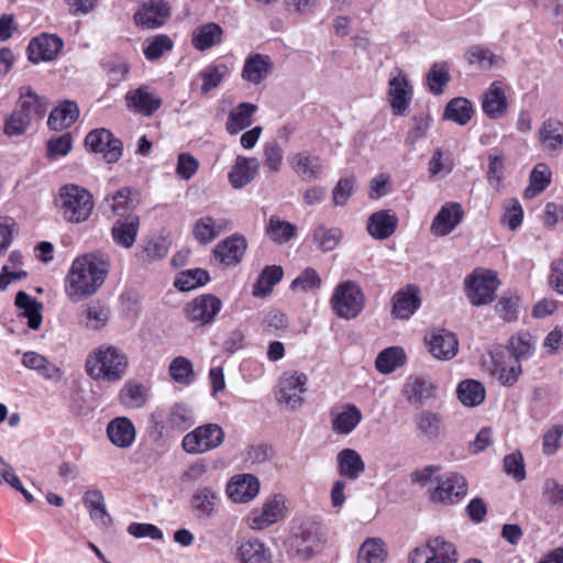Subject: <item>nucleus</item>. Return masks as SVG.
Masks as SVG:
<instances>
[{"instance_id":"aec40b11","label":"nucleus","mask_w":563,"mask_h":563,"mask_svg":"<svg viewBox=\"0 0 563 563\" xmlns=\"http://www.w3.org/2000/svg\"><path fill=\"white\" fill-rule=\"evenodd\" d=\"M260 492V481L252 474L233 476L227 484V494L234 503H247Z\"/></svg>"},{"instance_id":"9d476101","label":"nucleus","mask_w":563,"mask_h":563,"mask_svg":"<svg viewBox=\"0 0 563 563\" xmlns=\"http://www.w3.org/2000/svg\"><path fill=\"white\" fill-rule=\"evenodd\" d=\"M308 377L305 373H285L278 382V401L284 402L290 409H298L303 404V395L307 391Z\"/></svg>"},{"instance_id":"b1692460","label":"nucleus","mask_w":563,"mask_h":563,"mask_svg":"<svg viewBox=\"0 0 563 563\" xmlns=\"http://www.w3.org/2000/svg\"><path fill=\"white\" fill-rule=\"evenodd\" d=\"M247 243L244 236L233 234L220 242L213 250V256L220 264L230 266L240 263Z\"/></svg>"},{"instance_id":"2f4dec72","label":"nucleus","mask_w":563,"mask_h":563,"mask_svg":"<svg viewBox=\"0 0 563 563\" xmlns=\"http://www.w3.org/2000/svg\"><path fill=\"white\" fill-rule=\"evenodd\" d=\"M507 107L504 85L500 81H494L483 93L484 113L490 119H499L506 113Z\"/></svg>"},{"instance_id":"864d4df0","label":"nucleus","mask_w":563,"mask_h":563,"mask_svg":"<svg viewBox=\"0 0 563 563\" xmlns=\"http://www.w3.org/2000/svg\"><path fill=\"white\" fill-rule=\"evenodd\" d=\"M472 103L465 98H454L445 107L444 119L465 125L473 115Z\"/></svg>"},{"instance_id":"0e129e2a","label":"nucleus","mask_w":563,"mask_h":563,"mask_svg":"<svg viewBox=\"0 0 563 563\" xmlns=\"http://www.w3.org/2000/svg\"><path fill=\"white\" fill-rule=\"evenodd\" d=\"M427 80L432 93H441L443 91V87L450 81V74L446 64H433L428 73Z\"/></svg>"},{"instance_id":"473e14b6","label":"nucleus","mask_w":563,"mask_h":563,"mask_svg":"<svg viewBox=\"0 0 563 563\" xmlns=\"http://www.w3.org/2000/svg\"><path fill=\"white\" fill-rule=\"evenodd\" d=\"M398 225V218L390 210H379L372 213L367 221V232L376 240L391 236Z\"/></svg>"},{"instance_id":"37998d69","label":"nucleus","mask_w":563,"mask_h":563,"mask_svg":"<svg viewBox=\"0 0 563 563\" xmlns=\"http://www.w3.org/2000/svg\"><path fill=\"white\" fill-rule=\"evenodd\" d=\"M16 108L32 121L41 120L46 112L45 101L31 89L21 92Z\"/></svg>"},{"instance_id":"de8ad7c7","label":"nucleus","mask_w":563,"mask_h":563,"mask_svg":"<svg viewBox=\"0 0 563 563\" xmlns=\"http://www.w3.org/2000/svg\"><path fill=\"white\" fill-rule=\"evenodd\" d=\"M456 393L460 401L468 407H475L482 404L486 395L483 384L474 379L461 382Z\"/></svg>"},{"instance_id":"a878e982","label":"nucleus","mask_w":563,"mask_h":563,"mask_svg":"<svg viewBox=\"0 0 563 563\" xmlns=\"http://www.w3.org/2000/svg\"><path fill=\"white\" fill-rule=\"evenodd\" d=\"M402 393L410 404L421 406L434 397L435 385L428 376L411 375L407 378Z\"/></svg>"},{"instance_id":"2eb2a0df","label":"nucleus","mask_w":563,"mask_h":563,"mask_svg":"<svg viewBox=\"0 0 563 563\" xmlns=\"http://www.w3.org/2000/svg\"><path fill=\"white\" fill-rule=\"evenodd\" d=\"M285 497L274 495L268 498L262 509L253 510L247 517V525L252 530H263L279 521L284 516Z\"/></svg>"},{"instance_id":"8fccbe9b","label":"nucleus","mask_w":563,"mask_h":563,"mask_svg":"<svg viewBox=\"0 0 563 563\" xmlns=\"http://www.w3.org/2000/svg\"><path fill=\"white\" fill-rule=\"evenodd\" d=\"M507 349L510 360L518 361L520 364L521 361L528 360L533 355L534 342L529 333H519L510 338Z\"/></svg>"},{"instance_id":"72a5a7b5","label":"nucleus","mask_w":563,"mask_h":563,"mask_svg":"<svg viewBox=\"0 0 563 563\" xmlns=\"http://www.w3.org/2000/svg\"><path fill=\"white\" fill-rule=\"evenodd\" d=\"M260 168L255 157L238 156L229 173V181L234 189H241L250 184Z\"/></svg>"},{"instance_id":"c85d7f7f","label":"nucleus","mask_w":563,"mask_h":563,"mask_svg":"<svg viewBox=\"0 0 563 563\" xmlns=\"http://www.w3.org/2000/svg\"><path fill=\"white\" fill-rule=\"evenodd\" d=\"M288 162L295 174L302 180L318 179L323 170L321 158L306 151L291 155Z\"/></svg>"},{"instance_id":"e433bc0d","label":"nucleus","mask_w":563,"mask_h":563,"mask_svg":"<svg viewBox=\"0 0 563 563\" xmlns=\"http://www.w3.org/2000/svg\"><path fill=\"white\" fill-rule=\"evenodd\" d=\"M21 362L24 367L35 371L40 376L48 380H57L63 374L60 367L34 351L23 353Z\"/></svg>"},{"instance_id":"20e7f679","label":"nucleus","mask_w":563,"mask_h":563,"mask_svg":"<svg viewBox=\"0 0 563 563\" xmlns=\"http://www.w3.org/2000/svg\"><path fill=\"white\" fill-rule=\"evenodd\" d=\"M331 309L341 319H355L365 307V295L353 280L339 283L330 299Z\"/></svg>"},{"instance_id":"a18cd8bd","label":"nucleus","mask_w":563,"mask_h":563,"mask_svg":"<svg viewBox=\"0 0 563 563\" xmlns=\"http://www.w3.org/2000/svg\"><path fill=\"white\" fill-rule=\"evenodd\" d=\"M387 550L382 539L371 538L363 542L358 550L357 563H384Z\"/></svg>"},{"instance_id":"09e8293b","label":"nucleus","mask_w":563,"mask_h":563,"mask_svg":"<svg viewBox=\"0 0 563 563\" xmlns=\"http://www.w3.org/2000/svg\"><path fill=\"white\" fill-rule=\"evenodd\" d=\"M415 423L419 433L429 440H434L440 435L442 418L439 413L423 410L416 415Z\"/></svg>"},{"instance_id":"f8f14e48","label":"nucleus","mask_w":563,"mask_h":563,"mask_svg":"<svg viewBox=\"0 0 563 563\" xmlns=\"http://www.w3.org/2000/svg\"><path fill=\"white\" fill-rule=\"evenodd\" d=\"M85 145L92 152L102 153L108 163H115L123 152L122 142L107 129L90 131L85 139Z\"/></svg>"},{"instance_id":"393cba45","label":"nucleus","mask_w":563,"mask_h":563,"mask_svg":"<svg viewBox=\"0 0 563 563\" xmlns=\"http://www.w3.org/2000/svg\"><path fill=\"white\" fill-rule=\"evenodd\" d=\"M391 314L394 318L407 320L420 307L421 300L419 297V289L413 285H408L406 288L398 290L393 297Z\"/></svg>"},{"instance_id":"bf43d9fd","label":"nucleus","mask_w":563,"mask_h":563,"mask_svg":"<svg viewBox=\"0 0 563 563\" xmlns=\"http://www.w3.org/2000/svg\"><path fill=\"white\" fill-rule=\"evenodd\" d=\"M312 238L322 252H330L340 243L342 231L339 228H325L321 224L313 230Z\"/></svg>"},{"instance_id":"603ef678","label":"nucleus","mask_w":563,"mask_h":563,"mask_svg":"<svg viewBox=\"0 0 563 563\" xmlns=\"http://www.w3.org/2000/svg\"><path fill=\"white\" fill-rule=\"evenodd\" d=\"M85 507L89 510L90 518L95 521H110V516L106 508L104 496L99 489H88L82 498Z\"/></svg>"},{"instance_id":"6e6552de","label":"nucleus","mask_w":563,"mask_h":563,"mask_svg":"<svg viewBox=\"0 0 563 563\" xmlns=\"http://www.w3.org/2000/svg\"><path fill=\"white\" fill-rule=\"evenodd\" d=\"M435 479L438 485L430 492L433 503L456 504L467 494V481L462 474L450 472Z\"/></svg>"},{"instance_id":"39448f33","label":"nucleus","mask_w":563,"mask_h":563,"mask_svg":"<svg viewBox=\"0 0 563 563\" xmlns=\"http://www.w3.org/2000/svg\"><path fill=\"white\" fill-rule=\"evenodd\" d=\"M225 439V432L218 423H205L188 432L181 441L188 454H203L218 449Z\"/></svg>"},{"instance_id":"680f3d73","label":"nucleus","mask_w":563,"mask_h":563,"mask_svg":"<svg viewBox=\"0 0 563 563\" xmlns=\"http://www.w3.org/2000/svg\"><path fill=\"white\" fill-rule=\"evenodd\" d=\"M169 375L178 384H190L195 379L191 361L185 356L175 357L169 364Z\"/></svg>"},{"instance_id":"bb28decb","label":"nucleus","mask_w":563,"mask_h":563,"mask_svg":"<svg viewBox=\"0 0 563 563\" xmlns=\"http://www.w3.org/2000/svg\"><path fill=\"white\" fill-rule=\"evenodd\" d=\"M220 490L214 486H199L191 496V507L198 518L213 516L219 507Z\"/></svg>"},{"instance_id":"4be33fe9","label":"nucleus","mask_w":563,"mask_h":563,"mask_svg":"<svg viewBox=\"0 0 563 563\" xmlns=\"http://www.w3.org/2000/svg\"><path fill=\"white\" fill-rule=\"evenodd\" d=\"M232 229V222L228 219H214L210 216L199 218L192 227V235L201 244H209L222 232Z\"/></svg>"},{"instance_id":"a19ab883","label":"nucleus","mask_w":563,"mask_h":563,"mask_svg":"<svg viewBox=\"0 0 563 563\" xmlns=\"http://www.w3.org/2000/svg\"><path fill=\"white\" fill-rule=\"evenodd\" d=\"M361 410L352 404L346 405L332 420V430L338 434H350L362 421Z\"/></svg>"},{"instance_id":"9b49d317","label":"nucleus","mask_w":563,"mask_h":563,"mask_svg":"<svg viewBox=\"0 0 563 563\" xmlns=\"http://www.w3.org/2000/svg\"><path fill=\"white\" fill-rule=\"evenodd\" d=\"M221 308L222 302L217 296L203 294L187 303L185 314L190 322L203 327L213 322Z\"/></svg>"},{"instance_id":"3c124183","label":"nucleus","mask_w":563,"mask_h":563,"mask_svg":"<svg viewBox=\"0 0 563 563\" xmlns=\"http://www.w3.org/2000/svg\"><path fill=\"white\" fill-rule=\"evenodd\" d=\"M495 309L496 313L505 322H514L519 317L520 297L516 291L507 290L499 297Z\"/></svg>"},{"instance_id":"58836bf2","label":"nucleus","mask_w":563,"mask_h":563,"mask_svg":"<svg viewBox=\"0 0 563 563\" xmlns=\"http://www.w3.org/2000/svg\"><path fill=\"white\" fill-rule=\"evenodd\" d=\"M110 441L119 448H129L135 440V428L128 418H115L107 427Z\"/></svg>"},{"instance_id":"e2e57ef3","label":"nucleus","mask_w":563,"mask_h":563,"mask_svg":"<svg viewBox=\"0 0 563 563\" xmlns=\"http://www.w3.org/2000/svg\"><path fill=\"white\" fill-rule=\"evenodd\" d=\"M227 74L228 67L223 64L210 65L205 68L199 75L202 80L201 92L206 95L217 88Z\"/></svg>"},{"instance_id":"7c9ffc66","label":"nucleus","mask_w":563,"mask_h":563,"mask_svg":"<svg viewBox=\"0 0 563 563\" xmlns=\"http://www.w3.org/2000/svg\"><path fill=\"white\" fill-rule=\"evenodd\" d=\"M140 228V218L130 213L118 219L111 229V236L117 245L130 249L134 245Z\"/></svg>"},{"instance_id":"13d9d810","label":"nucleus","mask_w":563,"mask_h":563,"mask_svg":"<svg viewBox=\"0 0 563 563\" xmlns=\"http://www.w3.org/2000/svg\"><path fill=\"white\" fill-rule=\"evenodd\" d=\"M210 280L209 273L202 268L188 269L179 274L174 285L181 291H189L206 285Z\"/></svg>"},{"instance_id":"6ab92c4d","label":"nucleus","mask_w":563,"mask_h":563,"mask_svg":"<svg viewBox=\"0 0 563 563\" xmlns=\"http://www.w3.org/2000/svg\"><path fill=\"white\" fill-rule=\"evenodd\" d=\"M463 209L457 202L443 205L431 223V233L435 236L450 234L462 221Z\"/></svg>"},{"instance_id":"cd10ccee","label":"nucleus","mask_w":563,"mask_h":563,"mask_svg":"<svg viewBox=\"0 0 563 563\" xmlns=\"http://www.w3.org/2000/svg\"><path fill=\"white\" fill-rule=\"evenodd\" d=\"M389 102L395 114H404L411 100V87L407 79V76L398 70L397 76L389 80Z\"/></svg>"},{"instance_id":"4468645a","label":"nucleus","mask_w":563,"mask_h":563,"mask_svg":"<svg viewBox=\"0 0 563 563\" xmlns=\"http://www.w3.org/2000/svg\"><path fill=\"white\" fill-rule=\"evenodd\" d=\"M322 534L314 523L302 525L290 538V548L302 559H309L320 551Z\"/></svg>"},{"instance_id":"79ce46f5","label":"nucleus","mask_w":563,"mask_h":563,"mask_svg":"<svg viewBox=\"0 0 563 563\" xmlns=\"http://www.w3.org/2000/svg\"><path fill=\"white\" fill-rule=\"evenodd\" d=\"M552 173L544 163L537 164L530 173L529 185L523 191L525 199H532L543 192L551 183Z\"/></svg>"},{"instance_id":"ddd939ff","label":"nucleus","mask_w":563,"mask_h":563,"mask_svg":"<svg viewBox=\"0 0 563 563\" xmlns=\"http://www.w3.org/2000/svg\"><path fill=\"white\" fill-rule=\"evenodd\" d=\"M125 103L132 112L151 117L162 107L163 99L155 88L142 85L126 92Z\"/></svg>"},{"instance_id":"423d86ee","label":"nucleus","mask_w":563,"mask_h":563,"mask_svg":"<svg viewBox=\"0 0 563 563\" xmlns=\"http://www.w3.org/2000/svg\"><path fill=\"white\" fill-rule=\"evenodd\" d=\"M498 286L497 275L488 269H476L465 279L466 296L474 306H484L492 302Z\"/></svg>"},{"instance_id":"49530a36","label":"nucleus","mask_w":563,"mask_h":563,"mask_svg":"<svg viewBox=\"0 0 563 563\" xmlns=\"http://www.w3.org/2000/svg\"><path fill=\"white\" fill-rule=\"evenodd\" d=\"M266 233L277 244L288 243L296 234L297 227L277 216H272L266 227Z\"/></svg>"},{"instance_id":"4d7b16f0","label":"nucleus","mask_w":563,"mask_h":563,"mask_svg":"<svg viewBox=\"0 0 563 563\" xmlns=\"http://www.w3.org/2000/svg\"><path fill=\"white\" fill-rule=\"evenodd\" d=\"M121 402L128 408H140L147 400V389L135 382H126L120 391Z\"/></svg>"},{"instance_id":"c9c22d12","label":"nucleus","mask_w":563,"mask_h":563,"mask_svg":"<svg viewBox=\"0 0 563 563\" xmlns=\"http://www.w3.org/2000/svg\"><path fill=\"white\" fill-rule=\"evenodd\" d=\"M78 117V104L71 100H64L51 111L47 124L52 130L62 131L73 125Z\"/></svg>"},{"instance_id":"0eeeda50","label":"nucleus","mask_w":563,"mask_h":563,"mask_svg":"<svg viewBox=\"0 0 563 563\" xmlns=\"http://www.w3.org/2000/svg\"><path fill=\"white\" fill-rule=\"evenodd\" d=\"M455 545L442 537L428 541L424 549H415L409 556V563H457Z\"/></svg>"},{"instance_id":"5fc2aeb1","label":"nucleus","mask_w":563,"mask_h":563,"mask_svg":"<svg viewBox=\"0 0 563 563\" xmlns=\"http://www.w3.org/2000/svg\"><path fill=\"white\" fill-rule=\"evenodd\" d=\"M284 271L280 266H267L258 276L253 287V296L265 297L273 287L283 278Z\"/></svg>"},{"instance_id":"6e6d98bb","label":"nucleus","mask_w":563,"mask_h":563,"mask_svg":"<svg viewBox=\"0 0 563 563\" xmlns=\"http://www.w3.org/2000/svg\"><path fill=\"white\" fill-rule=\"evenodd\" d=\"M222 29L216 23H208L198 27L192 37V45L199 51H206L219 43Z\"/></svg>"},{"instance_id":"c756f323","label":"nucleus","mask_w":563,"mask_h":563,"mask_svg":"<svg viewBox=\"0 0 563 563\" xmlns=\"http://www.w3.org/2000/svg\"><path fill=\"white\" fill-rule=\"evenodd\" d=\"M542 150L551 156H558L563 150V122L558 119L545 120L539 130Z\"/></svg>"},{"instance_id":"5701e85b","label":"nucleus","mask_w":563,"mask_h":563,"mask_svg":"<svg viewBox=\"0 0 563 563\" xmlns=\"http://www.w3.org/2000/svg\"><path fill=\"white\" fill-rule=\"evenodd\" d=\"M273 69L272 58L268 55L256 53L245 59L241 77L252 85H260L271 75Z\"/></svg>"},{"instance_id":"4c0bfd02","label":"nucleus","mask_w":563,"mask_h":563,"mask_svg":"<svg viewBox=\"0 0 563 563\" xmlns=\"http://www.w3.org/2000/svg\"><path fill=\"white\" fill-rule=\"evenodd\" d=\"M236 559L240 563H271V553L262 541L249 539L238 547Z\"/></svg>"},{"instance_id":"dca6fc26","label":"nucleus","mask_w":563,"mask_h":563,"mask_svg":"<svg viewBox=\"0 0 563 563\" xmlns=\"http://www.w3.org/2000/svg\"><path fill=\"white\" fill-rule=\"evenodd\" d=\"M63 48V41L56 35L42 34L34 37L27 46L29 59L38 64L54 60Z\"/></svg>"},{"instance_id":"1a4fd4ad","label":"nucleus","mask_w":563,"mask_h":563,"mask_svg":"<svg viewBox=\"0 0 563 563\" xmlns=\"http://www.w3.org/2000/svg\"><path fill=\"white\" fill-rule=\"evenodd\" d=\"M155 431L163 437L169 430L185 431L195 423V417L191 409L184 404H174L167 413L166 420L161 411H155L151 416Z\"/></svg>"},{"instance_id":"052dcab7","label":"nucleus","mask_w":563,"mask_h":563,"mask_svg":"<svg viewBox=\"0 0 563 563\" xmlns=\"http://www.w3.org/2000/svg\"><path fill=\"white\" fill-rule=\"evenodd\" d=\"M522 373L521 364L518 361H496L494 374L497 376L498 382L504 386H512L517 383Z\"/></svg>"},{"instance_id":"412c9836","label":"nucleus","mask_w":563,"mask_h":563,"mask_svg":"<svg viewBox=\"0 0 563 563\" xmlns=\"http://www.w3.org/2000/svg\"><path fill=\"white\" fill-rule=\"evenodd\" d=\"M169 16V7L166 2L159 0H150L144 2L142 8L134 14L137 25L146 29H156L162 26Z\"/></svg>"},{"instance_id":"f03ea898","label":"nucleus","mask_w":563,"mask_h":563,"mask_svg":"<svg viewBox=\"0 0 563 563\" xmlns=\"http://www.w3.org/2000/svg\"><path fill=\"white\" fill-rule=\"evenodd\" d=\"M128 366L125 353L113 345L99 346L86 360L87 374L96 380L118 382L125 375Z\"/></svg>"},{"instance_id":"f704fd0d","label":"nucleus","mask_w":563,"mask_h":563,"mask_svg":"<svg viewBox=\"0 0 563 563\" xmlns=\"http://www.w3.org/2000/svg\"><path fill=\"white\" fill-rule=\"evenodd\" d=\"M338 473L340 476L356 481L365 472V463L354 449H343L336 454Z\"/></svg>"},{"instance_id":"ea45409f","label":"nucleus","mask_w":563,"mask_h":563,"mask_svg":"<svg viewBox=\"0 0 563 563\" xmlns=\"http://www.w3.org/2000/svg\"><path fill=\"white\" fill-rule=\"evenodd\" d=\"M257 111V106L242 102L229 113L225 129L229 134L235 135L252 124V117Z\"/></svg>"},{"instance_id":"774afa93","label":"nucleus","mask_w":563,"mask_h":563,"mask_svg":"<svg viewBox=\"0 0 563 563\" xmlns=\"http://www.w3.org/2000/svg\"><path fill=\"white\" fill-rule=\"evenodd\" d=\"M504 471L517 482L526 478V466L522 454L517 451L504 457Z\"/></svg>"},{"instance_id":"7ed1b4c3","label":"nucleus","mask_w":563,"mask_h":563,"mask_svg":"<svg viewBox=\"0 0 563 563\" xmlns=\"http://www.w3.org/2000/svg\"><path fill=\"white\" fill-rule=\"evenodd\" d=\"M59 203L63 217L71 223L86 221L95 207L90 191L74 184L65 185L59 189Z\"/></svg>"},{"instance_id":"c03bdc74","label":"nucleus","mask_w":563,"mask_h":563,"mask_svg":"<svg viewBox=\"0 0 563 563\" xmlns=\"http://www.w3.org/2000/svg\"><path fill=\"white\" fill-rule=\"evenodd\" d=\"M406 362L404 349L390 346L383 350L375 360L376 369L382 374H390Z\"/></svg>"},{"instance_id":"338daca9","label":"nucleus","mask_w":563,"mask_h":563,"mask_svg":"<svg viewBox=\"0 0 563 563\" xmlns=\"http://www.w3.org/2000/svg\"><path fill=\"white\" fill-rule=\"evenodd\" d=\"M173 41L165 34L153 37L152 41L143 48V53L148 60L161 58L166 52L172 51Z\"/></svg>"},{"instance_id":"f257e3e1","label":"nucleus","mask_w":563,"mask_h":563,"mask_svg":"<svg viewBox=\"0 0 563 563\" xmlns=\"http://www.w3.org/2000/svg\"><path fill=\"white\" fill-rule=\"evenodd\" d=\"M108 269V263L95 254L74 260L64 282L67 298L77 303L93 296L103 285Z\"/></svg>"},{"instance_id":"f3484780","label":"nucleus","mask_w":563,"mask_h":563,"mask_svg":"<svg viewBox=\"0 0 563 563\" xmlns=\"http://www.w3.org/2000/svg\"><path fill=\"white\" fill-rule=\"evenodd\" d=\"M429 352L438 360H451L459 351V341L453 332L437 329L426 336Z\"/></svg>"},{"instance_id":"a211bd4d","label":"nucleus","mask_w":563,"mask_h":563,"mask_svg":"<svg viewBox=\"0 0 563 563\" xmlns=\"http://www.w3.org/2000/svg\"><path fill=\"white\" fill-rule=\"evenodd\" d=\"M110 318V309L101 301H92L82 306L76 314V322L82 329L99 331L104 328Z\"/></svg>"},{"instance_id":"69168bd1","label":"nucleus","mask_w":563,"mask_h":563,"mask_svg":"<svg viewBox=\"0 0 563 563\" xmlns=\"http://www.w3.org/2000/svg\"><path fill=\"white\" fill-rule=\"evenodd\" d=\"M542 498L552 508H563V485L555 478H547L542 485Z\"/></svg>"}]
</instances>
